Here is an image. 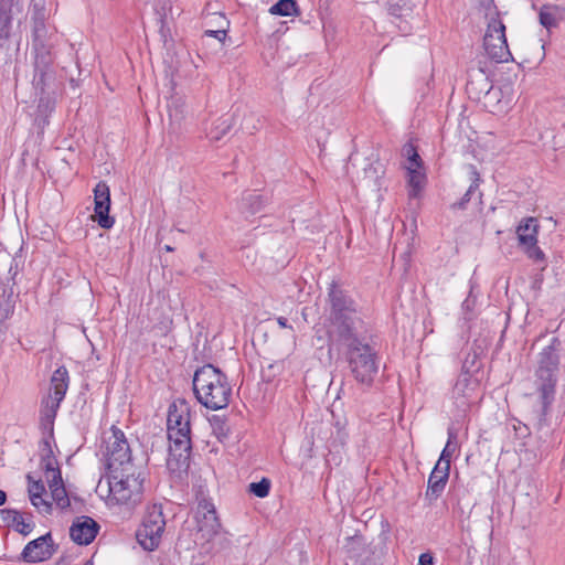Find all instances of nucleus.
Here are the masks:
<instances>
[{"label": "nucleus", "instance_id": "f257e3e1", "mask_svg": "<svg viewBox=\"0 0 565 565\" xmlns=\"http://www.w3.org/2000/svg\"><path fill=\"white\" fill-rule=\"evenodd\" d=\"M561 350L562 341L557 337H553L537 355L534 386L541 404V409L537 413L540 426L546 422L551 406L555 401Z\"/></svg>", "mask_w": 565, "mask_h": 565}, {"label": "nucleus", "instance_id": "f03ea898", "mask_svg": "<svg viewBox=\"0 0 565 565\" xmlns=\"http://www.w3.org/2000/svg\"><path fill=\"white\" fill-rule=\"evenodd\" d=\"M328 301L330 305V321L338 340H350L352 337H358L359 330L364 324V315L350 292L332 282L328 291Z\"/></svg>", "mask_w": 565, "mask_h": 565}, {"label": "nucleus", "instance_id": "7ed1b4c3", "mask_svg": "<svg viewBox=\"0 0 565 565\" xmlns=\"http://www.w3.org/2000/svg\"><path fill=\"white\" fill-rule=\"evenodd\" d=\"M192 383L194 395L204 407L218 411L230 404L232 387L227 376L212 364L199 367L194 373Z\"/></svg>", "mask_w": 565, "mask_h": 565}, {"label": "nucleus", "instance_id": "20e7f679", "mask_svg": "<svg viewBox=\"0 0 565 565\" xmlns=\"http://www.w3.org/2000/svg\"><path fill=\"white\" fill-rule=\"evenodd\" d=\"M109 491L120 504L140 503L143 495L146 469L142 466L126 465L107 472Z\"/></svg>", "mask_w": 565, "mask_h": 565}, {"label": "nucleus", "instance_id": "39448f33", "mask_svg": "<svg viewBox=\"0 0 565 565\" xmlns=\"http://www.w3.org/2000/svg\"><path fill=\"white\" fill-rule=\"evenodd\" d=\"M340 342L347 347L349 367L354 380L363 386L371 387L379 372V356L375 350L359 335Z\"/></svg>", "mask_w": 565, "mask_h": 565}, {"label": "nucleus", "instance_id": "423d86ee", "mask_svg": "<svg viewBox=\"0 0 565 565\" xmlns=\"http://www.w3.org/2000/svg\"><path fill=\"white\" fill-rule=\"evenodd\" d=\"M166 527V519L161 504L148 508L142 524L136 532V539L145 551L152 552L160 545Z\"/></svg>", "mask_w": 565, "mask_h": 565}, {"label": "nucleus", "instance_id": "0eeeda50", "mask_svg": "<svg viewBox=\"0 0 565 565\" xmlns=\"http://www.w3.org/2000/svg\"><path fill=\"white\" fill-rule=\"evenodd\" d=\"M483 47L488 56L497 63L509 62L512 58L507 42L505 25L498 17H492L488 22Z\"/></svg>", "mask_w": 565, "mask_h": 565}, {"label": "nucleus", "instance_id": "6e6552de", "mask_svg": "<svg viewBox=\"0 0 565 565\" xmlns=\"http://www.w3.org/2000/svg\"><path fill=\"white\" fill-rule=\"evenodd\" d=\"M105 456L107 472L135 463L124 431L114 425L110 428V435L106 438Z\"/></svg>", "mask_w": 565, "mask_h": 565}, {"label": "nucleus", "instance_id": "1a4fd4ad", "mask_svg": "<svg viewBox=\"0 0 565 565\" xmlns=\"http://www.w3.org/2000/svg\"><path fill=\"white\" fill-rule=\"evenodd\" d=\"M469 356L465 360L461 373L458 376L451 392V397L457 407L467 408L476 398V391L479 386V381L475 379L468 367Z\"/></svg>", "mask_w": 565, "mask_h": 565}, {"label": "nucleus", "instance_id": "9d476101", "mask_svg": "<svg viewBox=\"0 0 565 565\" xmlns=\"http://www.w3.org/2000/svg\"><path fill=\"white\" fill-rule=\"evenodd\" d=\"M68 371L65 366L57 367L51 376L52 393L46 403L47 412L45 414V418L51 423V425L53 424L57 409L65 397L68 388Z\"/></svg>", "mask_w": 565, "mask_h": 565}, {"label": "nucleus", "instance_id": "9b49d317", "mask_svg": "<svg viewBox=\"0 0 565 565\" xmlns=\"http://www.w3.org/2000/svg\"><path fill=\"white\" fill-rule=\"evenodd\" d=\"M95 220L102 228L109 230L114 226L115 220L109 216L110 190L106 182L99 181L94 189Z\"/></svg>", "mask_w": 565, "mask_h": 565}, {"label": "nucleus", "instance_id": "f8f14e48", "mask_svg": "<svg viewBox=\"0 0 565 565\" xmlns=\"http://www.w3.org/2000/svg\"><path fill=\"white\" fill-rule=\"evenodd\" d=\"M198 532L201 539L210 542L218 535L221 523L216 515L215 508L206 501L201 502L196 512Z\"/></svg>", "mask_w": 565, "mask_h": 565}, {"label": "nucleus", "instance_id": "ddd939ff", "mask_svg": "<svg viewBox=\"0 0 565 565\" xmlns=\"http://www.w3.org/2000/svg\"><path fill=\"white\" fill-rule=\"evenodd\" d=\"M53 554V540L49 532L29 542L21 553V559L25 563H39L51 558Z\"/></svg>", "mask_w": 565, "mask_h": 565}, {"label": "nucleus", "instance_id": "4468645a", "mask_svg": "<svg viewBox=\"0 0 565 565\" xmlns=\"http://www.w3.org/2000/svg\"><path fill=\"white\" fill-rule=\"evenodd\" d=\"M343 550L347 557L353 561L355 565H376L373 552L362 535L355 534L347 537Z\"/></svg>", "mask_w": 565, "mask_h": 565}, {"label": "nucleus", "instance_id": "2eb2a0df", "mask_svg": "<svg viewBox=\"0 0 565 565\" xmlns=\"http://www.w3.org/2000/svg\"><path fill=\"white\" fill-rule=\"evenodd\" d=\"M99 531V524L90 516H79L70 527L71 539L78 545L90 544Z\"/></svg>", "mask_w": 565, "mask_h": 565}, {"label": "nucleus", "instance_id": "dca6fc26", "mask_svg": "<svg viewBox=\"0 0 565 565\" xmlns=\"http://www.w3.org/2000/svg\"><path fill=\"white\" fill-rule=\"evenodd\" d=\"M192 451L191 439L183 441H170L167 466L172 471H186L190 467Z\"/></svg>", "mask_w": 565, "mask_h": 565}, {"label": "nucleus", "instance_id": "f3484780", "mask_svg": "<svg viewBox=\"0 0 565 565\" xmlns=\"http://www.w3.org/2000/svg\"><path fill=\"white\" fill-rule=\"evenodd\" d=\"M449 472L450 468L448 465H435L427 482L426 497L429 500H436L441 495L447 484Z\"/></svg>", "mask_w": 565, "mask_h": 565}, {"label": "nucleus", "instance_id": "a211bd4d", "mask_svg": "<svg viewBox=\"0 0 565 565\" xmlns=\"http://www.w3.org/2000/svg\"><path fill=\"white\" fill-rule=\"evenodd\" d=\"M466 169H467L468 179L470 181V185L467 189V191L465 192V194L462 195V198L459 201L454 202L450 205V207L452 210H466L468 203L472 200V198L476 194L478 195L479 200H481V198L483 195L482 192L479 191V186L482 182V179H481V175H480L477 167L475 164H467Z\"/></svg>", "mask_w": 565, "mask_h": 565}, {"label": "nucleus", "instance_id": "6ab92c4d", "mask_svg": "<svg viewBox=\"0 0 565 565\" xmlns=\"http://www.w3.org/2000/svg\"><path fill=\"white\" fill-rule=\"evenodd\" d=\"M186 428L190 427V409L188 404L182 401L180 404L173 403L169 406L167 428Z\"/></svg>", "mask_w": 565, "mask_h": 565}, {"label": "nucleus", "instance_id": "aec40b11", "mask_svg": "<svg viewBox=\"0 0 565 565\" xmlns=\"http://www.w3.org/2000/svg\"><path fill=\"white\" fill-rule=\"evenodd\" d=\"M15 0H0V47H3L9 38L12 24L11 7Z\"/></svg>", "mask_w": 565, "mask_h": 565}, {"label": "nucleus", "instance_id": "412c9836", "mask_svg": "<svg viewBox=\"0 0 565 565\" xmlns=\"http://www.w3.org/2000/svg\"><path fill=\"white\" fill-rule=\"evenodd\" d=\"M172 4L170 0H156L154 2V12L157 14V22L159 24V33L163 41H167V38L170 34V29L167 24L168 15L171 14Z\"/></svg>", "mask_w": 565, "mask_h": 565}, {"label": "nucleus", "instance_id": "4be33fe9", "mask_svg": "<svg viewBox=\"0 0 565 565\" xmlns=\"http://www.w3.org/2000/svg\"><path fill=\"white\" fill-rule=\"evenodd\" d=\"M15 299L13 288L9 286H0V323L11 318L14 312Z\"/></svg>", "mask_w": 565, "mask_h": 565}, {"label": "nucleus", "instance_id": "5701e85b", "mask_svg": "<svg viewBox=\"0 0 565 565\" xmlns=\"http://www.w3.org/2000/svg\"><path fill=\"white\" fill-rule=\"evenodd\" d=\"M55 45L32 44L34 53V67L51 68L54 62L53 49Z\"/></svg>", "mask_w": 565, "mask_h": 565}, {"label": "nucleus", "instance_id": "b1692460", "mask_svg": "<svg viewBox=\"0 0 565 565\" xmlns=\"http://www.w3.org/2000/svg\"><path fill=\"white\" fill-rule=\"evenodd\" d=\"M44 448H43V455L41 457V466L44 468L46 473H52V479H58L61 481V470L57 467V461L53 455V450L51 448V445L47 440L43 441Z\"/></svg>", "mask_w": 565, "mask_h": 565}, {"label": "nucleus", "instance_id": "393cba45", "mask_svg": "<svg viewBox=\"0 0 565 565\" xmlns=\"http://www.w3.org/2000/svg\"><path fill=\"white\" fill-rule=\"evenodd\" d=\"M57 33L54 28L47 25L32 28V44L56 45Z\"/></svg>", "mask_w": 565, "mask_h": 565}, {"label": "nucleus", "instance_id": "a878e982", "mask_svg": "<svg viewBox=\"0 0 565 565\" xmlns=\"http://www.w3.org/2000/svg\"><path fill=\"white\" fill-rule=\"evenodd\" d=\"M50 489L52 499L55 501L60 509L64 510L70 508L71 501L62 479L61 481L58 479H52L50 481Z\"/></svg>", "mask_w": 565, "mask_h": 565}, {"label": "nucleus", "instance_id": "bb28decb", "mask_svg": "<svg viewBox=\"0 0 565 565\" xmlns=\"http://www.w3.org/2000/svg\"><path fill=\"white\" fill-rule=\"evenodd\" d=\"M524 254L535 263L545 262L544 252L537 246V238L525 237L521 239V246Z\"/></svg>", "mask_w": 565, "mask_h": 565}, {"label": "nucleus", "instance_id": "cd10ccee", "mask_svg": "<svg viewBox=\"0 0 565 565\" xmlns=\"http://www.w3.org/2000/svg\"><path fill=\"white\" fill-rule=\"evenodd\" d=\"M232 126V117H220L213 122L212 128L207 132V137L211 141H218L231 130Z\"/></svg>", "mask_w": 565, "mask_h": 565}, {"label": "nucleus", "instance_id": "c85d7f7f", "mask_svg": "<svg viewBox=\"0 0 565 565\" xmlns=\"http://www.w3.org/2000/svg\"><path fill=\"white\" fill-rule=\"evenodd\" d=\"M539 233V224L536 218L534 217H525L523 218L519 226L516 227V235L519 245L521 246V239L523 236L537 238Z\"/></svg>", "mask_w": 565, "mask_h": 565}, {"label": "nucleus", "instance_id": "c756f323", "mask_svg": "<svg viewBox=\"0 0 565 565\" xmlns=\"http://www.w3.org/2000/svg\"><path fill=\"white\" fill-rule=\"evenodd\" d=\"M269 12L274 15L291 17L298 15V4L296 0H279L273 4Z\"/></svg>", "mask_w": 565, "mask_h": 565}, {"label": "nucleus", "instance_id": "7c9ffc66", "mask_svg": "<svg viewBox=\"0 0 565 565\" xmlns=\"http://www.w3.org/2000/svg\"><path fill=\"white\" fill-rule=\"evenodd\" d=\"M456 449H457V434L452 428H449L446 446L444 447V449L440 454V457L436 463H439L443 466L448 465V467L450 468V459H451L452 454L456 451Z\"/></svg>", "mask_w": 565, "mask_h": 565}, {"label": "nucleus", "instance_id": "2f4dec72", "mask_svg": "<svg viewBox=\"0 0 565 565\" xmlns=\"http://www.w3.org/2000/svg\"><path fill=\"white\" fill-rule=\"evenodd\" d=\"M539 20L547 30L557 26L559 21L557 8L553 6H543L539 13Z\"/></svg>", "mask_w": 565, "mask_h": 565}, {"label": "nucleus", "instance_id": "473e14b6", "mask_svg": "<svg viewBox=\"0 0 565 565\" xmlns=\"http://www.w3.org/2000/svg\"><path fill=\"white\" fill-rule=\"evenodd\" d=\"M348 440V433L344 427L337 424L334 426V431L331 433V437L328 440L329 451H339L340 448H343Z\"/></svg>", "mask_w": 565, "mask_h": 565}, {"label": "nucleus", "instance_id": "72a5a7b5", "mask_svg": "<svg viewBox=\"0 0 565 565\" xmlns=\"http://www.w3.org/2000/svg\"><path fill=\"white\" fill-rule=\"evenodd\" d=\"M263 195L258 193H248L242 199V207L250 215L256 214L264 206Z\"/></svg>", "mask_w": 565, "mask_h": 565}, {"label": "nucleus", "instance_id": "f704fd0d", "mask_svg": "<svg viewBox=\"0 0 565 565\" xmlns=\"http://www.w3.org/2000/svg\"><path fill=\"white\" fill-rule=\"evenodd\" d=\"M52 76L51 68L34 67L33 86L36 90L44 93L46 78Z\"/></svg>", "mask_w": 565, "mask_h": 565}, {"label": "nucleus", "instance_id": "c9c22d12", "mask_svg": "<svg viewBox=\"0 0 565 565\" xmlns=\"http://www.w3.org/2000/svg\"><path fill=\"white\" fill-rule=\"evenodd\" d=\"M407 170L409 175L408 183L412 186L411 195L415 196L417 192L423 188L425 175L412 167H407Z\"/></svg>", "mask_w": 565, "mask_h": 565}, {"label": "nucleus", "instance_id": "e433bc0d", "mask_svg": "<svg viewBox=\"0 0 565 565\" xmlns=\"http://www.w3.org/2000/svg\"><path fill=\"white\" fill-rule=\"evenodd\" d=\"M403 154L407 157L412 168H420L422 166V159L420 156L417 152L416 147L412 142H407L403 147Z\"/></svg>", "mask_w": 565, "mask_h": 565}, {"label": "nucleus", "instance_id": "4c0bfd02", "mask_svg": "<svg viewBox=\"0 0 565 565\" xmlns=\"http://www.w3.org/2000/svg\"><path fill=\"white\" fill-rule=\"evenodd\" d=\"M270 490V481L267 478H263L258 482H252L249 484V492L257 498H265L268 495Z\"/></svg>", "mask_w": 565, "mask_h": 565}, {"label": "nucleus", "instance_id": "58836bf2", "mask_svg": "<svg viewBox=\"0 0 565 565\" xmlns=\"http://www.w3.org/2000/svg\"><path fill=\"white\" fill-rule=\"evenodd\" d=\"M211 425L213 427V433L218 440L222 441L223 439L227 438L228 427L224 419L214 416L213 419L211 420Z\"/></svg>", "mask_w": 565, "mask_h": 565}, {"label": "nucleus", "instance_id": "ea45409f", "mask_svg": "<svg viewBox=\"0 0 565 565\" xmlns=\"http://www.w3.org/2000/svg\"><path fill=\"white\" fill-rule=\"evenodd\" d=\"M169 441H183L191 439V427L186 428H168Z\"/></svg>", "mask_w": 565, "mask_h": 565}, {"label": "nucleus", "instance_id": "a19ab883", "mask_svg": "<svg viewBox=\"0 0 565 565\" xmlns=\"http://www.w3.org/2000/svg\"><path fill=\"white\" fill-rule=\"evenodd\" d=\"M28 481H29V487H28V492H29V497H34V499H39L40 497L43 495V493L45 492V487L43 484V482L41 480L39 481H34L32 480L31 476L28 475Z\"/></svg>", "mask_w": 565, "mask_h": 565}, {"label": "nucleus", "instance_id": "79ce46f5", "mask_svg": "<svg viewBox=\"0 0 565 565\" xmlns=\"http://www.w3.org/2000/svg\"><path fill=\"white\" fill-rule=\"evenodd\" d=\"M12 525L17 532H19L22 535H28L32 532L34 524L31 522H25L23 516L20 514V518L18 520L12 521Z\"/></svg>", "mask_w": 565, "mask_h": 565}, {"label": "nucleus", "instance_id": "37998d69", "mask_svg": "<svg viewBox=\"0 0 565 565\" xmlns=\"http://www.w3.org/2000/svg\"><path fill=\"white\" fill-rule=\"evenodd\" d=\"M31 21H32V28L46 25V23H45L46 10L45 9L31 10Z\"/></svg>", "mask_w": 565, "mask_h": 565}, {"label": "nucleus", "instance_id": "c03bdc74", "mask_svg": "<svg viewBox=\"0 0 565 565\" xmlns=\"http://www.w3.org/2000/svg\"><path fill=\"white\" fill-rule=\"evenodd\" d=\"M30 501L34 508L39 510L41 513L49 514L52 510V505L50 502L43 499V495L39 499H34V497L30 498Z\"/></svg>", "mask_w": 565, "mask_h": 565}, {"label": "nucleus", "instance_id": "a18cd8bd", "mask_svg": "<svg viewBox=\"0 0 565 565\" xmlns=\"http://www.w3.org/2000/svg\"><path fill=\"white\" fill-rule=\"evenodd\" d=\"M281 363H270L268 364V366L266 369H263L262 370V375H263V379L266 380L267 382L271 381L273 377H275L276 373L275 371H280L281 370Z\"/></svg>", "mask_w": 565, "mask_h": 565}, {"label": "nucleus", "instance_id": "49530a36", "mask_svg": "<svg viewBox=\"0 0 565 565\" xmlns=\"http://www.w3.org/2000/svg\"><path fill=\"white\" fill-rule=\"evenodd\" d=\"M0 514L3 522H6L8 525H12V521L20 518V512L14 509H2L0 510Z\"/></svg>", "mask_w": 565, "mask_h": 565}, {"label": "nucleus", "instance_id": "de8ad7c7", "mask_svg": "<svg viewBox=\"0 0 565 565\" xmlns=\"http://www.w3.org/2000/svg\"><path fill=\"white\" fill-rule=\"evenodd\" d=\"M230 546H231V541L224 535L218 537L217 543L214 544L215 552H221V551L227 550V548H230Z\"/></svg>", "mask_w": 565, "mask_h": 565}, {"label": "nucleus", "instance_id": "09e8293b", "mask_svg": "<svg viewBox=\"0 0 565 565\" xmlns=\"http://www.w3.org/2000/svg\"><path fill=\"white\" fill-rule=\"evenodd\" d=\"M205 35L215 38L218 41H224L226 38V31L225 30H207L205 31Z\"/></svg>", "mask_w": 565, "mask_h": 565}, {"label": "nucleus", "instance_id": "8fccbe9b", "mask_svg": "<svg viewBox=\"0 0 565 565\" xmlns=\"http://www.w3.org/2000/svg\"><path fill=\"white\" fill-rule=\"evenodd\" d=\"M419 565H434V557L430 553H422L418 558Z\"/></svg>", "mask_w": 565, "mask_h": 565}, {"label": "nucleus", "instance_id": "3c124183", "mask_svg": "<svg viewBox=\"0 0 565 565\" xmlns=\"http://www.w3.org/2000/svg\"><path fill=\"white\" fill-rule=\"evenodd\" d=\"M277 323H278V324H279V327H281V328H287V329L294 330V329H292V326H290V324L288 323V320H287V318H285V317H278V318H277Z\"/></svg>", "mask_w": 565, "mask_h": 565}, {"label": "nucleus", "instance_id": "603ef678", "mask_svg": "<svg viewBox=\"0 0 565 565\" xmlns=\"http://www.w3.org/2000/svg\"><path fill=\"white\" fill-rule=\"evenodd\" d=\"M36 9H45L43 0H40V1L33 0L31 10H36Z\"/></svg>", "mask_w": 565, "mask_h": 565}, {"label": "nucleus", "instance_id": "864d4df0", "mask_svg": "<svg viewBox=\"0 0 565 565\" xmlns=\"http://www.w3.org/2000/svg\"><path fill=\"white\" fill-rule=\"evenodd\" d=\"M8 500L7 492L0 489V507L4 505Z\"/></svg>", "mask_w": 565, "mask_h": 565}, {"label": "nucleus", "instance_id": "5fc2aeb1", "mask_svg": "<svg viewBox=\"0 0 565 565\" xmlns=\"http://www.w3.org/2000/svg\"><path fill=\"white\" fill-rule=\"evenodd\" d=\"M399 7L398 6H392L390 8V13L393 14V15H397V12L399 11Z\"/></svg>", "mask_w": 565, "mask_h": 565}, {"label": "nucleus", "instance_id": "6e6d98bb", "mask_svg": "<svg viewBox=\"0 0 565 565\" xmlns=\"http://www.w3.org/2000/svg\"><path fill=\"white\" fill-rule=\"evenodd\" d=\"M163 248L167 252H172L173 250V248L170 245H166Z\"/></svg>", "mask_w": 565, "mask_h": 565}, {"label": "nucleus", "instance_id": "4d7b16f0", "mask_svg": "<svg viewBox=\"0 0 565 565\" xmlns=\"http://www.w3.org/2000/svg\"><path fill=\"white\" fill-rule=\"evenodd\" d=\"M475 358H476V355L472 356L471 364L475 363Z\"/></svg>", "mask_w": 565, "mask_h": 565}]
</instances>
